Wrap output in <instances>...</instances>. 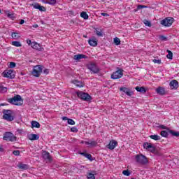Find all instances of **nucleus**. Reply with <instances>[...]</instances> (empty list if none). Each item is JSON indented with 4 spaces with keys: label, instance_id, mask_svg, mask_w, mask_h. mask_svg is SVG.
<instances>
[{
    "label": "nucleus",
    "instance_id": "1",
    "mask_svg": "<svg viewBox=\"0 0 179 179\" xmlns=\"http://www.w3.org/2000/svg\"><path fill=\"white\" fill-rule=\"evenodd\" d=\"M8 103L13 104V106H22L23 99L19 94L15 95L13 97L10 98L7 100Z\"/></svg>",
    "mask_w": 179,
    "mask_h": 179
},
{
    "label": "nucleus",
    "instance_id": "2",
    "mask_svg": "<svg viewBox=\"0 0 179 179\" xmlns=\"http://www.w3.org/2000/svg\"><path fill=\"white\" fill-rule=\"evenodd\" d=\"M135 159L136 163H138V164H142L143 166H145V164H148V163H149L148 157L142 154L136 155Z\"/></svg>",
    "mask_w": 179,
    "mask_h": 179
},
{
    "label": "nucleus",
    "instance_id": "3",
    "mask_svg": "<svg viewBox=\"0 0 179 179\" xmlns=\"http://www.w3.org/2000/svg\"><path fill=\"white\" fill-rule=\"evenodd\" d=\"M42 72H43V66L36 65L34 66L31 73L33 76H35V78H38L40 75H41Z\"/></svg>",
    "mask_w": 179,
    "mask_h": 179
},
{
    "label": "nucleus",
    "instance_id": "4",
    "mask_svg": "<svg viewBox=\"0 0 179 179\" xmlns=\"http://www.w3.org/2000/svg\"><path fill=\"white\" fill-rule=\"evenodd\" d=\"M124 76V70L117 68V70L111 74V79H121V77Z\"/></svg>",
    "mask_w": 179,
    "mask_h": 179
},
{
    "label": "nucleus",
    "instance_id": "5",
    "mask_svg": "<svg viewBox=\"0 0 179 179\" xmlns=\"http://www.w3.org/2000/svg\"><path fill=\"white\" fill-rule=\"evenodd\" d=\"M3 139V141H8L9 142H15L16 141V136L13 135V133L7 131L4 134Z\"/></svg>",
    "mask_w": 179,
    "mask_h": 179
},
{
    "label": "nucleus",
    "instance_id": "6",
    "mask_svg": "<svg viewBox=\"0 0 179 179\" xmlns=\"http://www.w3.org/2000/svg\"><path fill=\"white\" fill-rule=\"evenodd\" d=\"M3 118L6 121H13V116H12V110H3Z\"/></svg>",
    "mask_w": 179,
    "mask_h": 179
},
{
    "label": "nucleus",
    "instance_id": "7",
    "mask_svg": "<svg viewBox=\"0 0 179 179\" xmlns=\"http://www.w3.org/2000/svg\"><path fill=\"white\" fill-rule=\"evenodd\" d=\"M174 22V18L173 17H166L161 21V24L165 26V27H170L173 22Z\"/></svg>",
    "mask_w": 179,
    "mask_h": 179
},
{
    "label": "nucleus",
    "instance_id": "8",
    "mask_svg": "<svg viewBox=\"0 0 179 179\" xmlns=\"http://www.w3.org/2000/svg\"><path fill=\"white\" fill-rule=\"evenodd\" d=\"M77 96L82 100H85V101H89L90 100V95L87 93H85L83 92H78Z\"/></svg>",
    "mask_w": 179,
    "mask_h": 179
},
{
    "label": "nucleus",
    "instance_id": "9",
    "mask_svg": "<svg viewBox=\"0 0 179 179\" xmlns=\"http://www.w3.org/2000/svg\"><path fill=\"white\" fill-rule=\"evenodd\" d=\"M87 68L91 72H93V73H99L100 72V69L97 67V65L94 63H90L87 65Z\"/></svg>",
    "mask_w": 179,
    "mask_h": 179
},
{
    "label": "nucleus",
    "instance_id": "10",
    "mask_svg": "<svg viewBox=\"0 0 179 179\" xmlns=\"http://www.w3.org/2000/svg\"><path fill=\"white\" fill-rule=\"evenodd\" d=\"M4 78H8L9 79L15 78V73L13 70H6L3 73Z\"/></svg>",
    "mask_w": 179,
    "mask_h": 179
},
{
    "label": "nucleus",
    "instance_id": "11",
    "mask_svg": "<svg viewBox=\"0 0 179 179\" xmlns=\"http://www.w3.org/2000/svg\"><path fill=\"white\" fill-rule=\"evenodd\" d=\"M120 92H123L127 96L131 97L132 94H134V91L131 90V89L125 87H122L120 88Z\"/></svg>",
    "mask_w": 179,
    "mask_h": 179
},
{
    "label": "nucleus",
    "instance_id": "12",
    "mask_svg": "<svg viewBox=\"0 0 179 179\" xmlns=\"http://www.w3.org/2000/svg\"><path fill=\"white\" fill-rule=\"evenodd\" d=\"M143 148H144V149H146V150H148L149 152H151L152 153H154V152L156 150L155 147L149 143H145L143 144Z\"/></svg>",
    "mask_w": 179,
    "mask_h": 179
},
{
    "label": "nucleus",
    "instance_id": "13",
    "mask_svg": "<svg viewBox=\"0 0 179 179\" xmlns=\"http://www.w3.org/2000/svg\"><path fill=\"white\" fill-rule=\"evenodd\" d=\"M31 47L34 49V50H36L37 51H43L44 49L43 48V47H41V45H40V43H36V42H32L31 43Z\"/></svg>",
    "mask_w": 179,
    "mask_h": 179
},
{
    "label": "nucleus",
    "instance_id": "14",
    "mask_svg": "<svg viewBox=\"0 0 179 179\" xmlns=\"http://www.w3.org/2000/svg\"><path fill=\"white\" fill-rule=\"evenodd\" d=\"M169 86L171 90L178 89V81H177L176 80H171L169 83Z\"/></svg>",
    "mask_w": 179,
    "mask_h": 179
},
{
    "label": "nucleus",
    "instance_id": "15",
    "mask_svg": "<svg viewBox=\"0 0 179 179\" xmlns=\"http://www.w3.org/2000/svg\"><path fill=\"white\" fill-rule=\"evenodd\" d=\"M118 145V143L116 141H110L109 144L107 145L108 149H110V150H113L117 148V145Z\"/></svg>",
    "mask_w": 179,
    "mask_h": 179
},
{
    "label": "nucleus",
    "instance_id": "16",
    "mask_svg": "<svg viewBox=\"0 0 179 179\" xmlns=\"http://www.w3.org/2000/svg\"><path fill=\"white\" fill-rule=\"evenodd\" d=\"M156 93L160 96H164L166 94V89L163 87H158L156 90Z\"/></svg>",
    "mask_w": 179,
    "mask_h": 179
},
{
    "label": "nucleus",
    "instance_id": "17",
    "mask_svg": "<svg viewBox=\"0 0 179 179\" xmlns=\"http://www.w3.org/2000/svg\"><path fill=\"white\" fill-rule=\"evenodd\" d=\"M29 141H38L40 139V136L38 134H31L27 136Z\"/></svg>",
    "mask_w": 179,
    "mask_h": 179
},
{
    "label": "nucleus",
    "instance_id": "18",
    "mask_svg": "<svg viewBox=\"0 0 179 179\" xmlns=\"http://www.w3.org/2000/svg\"><path fill=\"white\" fill-rule=\"evenodd\" d=\"M33 7L34 8V9H38V10H40V12H45V10H46L45 7L41 6L38 3L34 4Z\"/></svg>",
    "mask_w": 179,
    "mask_h": 179
},
{
    "label": "nucleus",
    "instance_id": "19",
    "mask_svg": "<svg viewBox=\"0 0 179 179\" xmlns=\"http://www.w3.org/2000/svg\"><path fill=\"white\" fill-rule=\"evenodd\" d=\"M18 169H20V170H28V169L30 168V166L28 164L20 163L17 165Z\"/></svg>",
    "mask_w": 179,
    "mask_h": 179
},
{
    "label": "nucleus",
    "instance_id": "20",
    "mask_svg": "<svg viewBox=\"0 0 179 179\" xmlns=\"http://www.w3.org/2000/svg\"><path fill=\"white\" fill-rule=\"evenodd\" d=\"M42 156L45 160H51V156L50 155V152L47 151H43L42 153Z\"/></svg>",
    "mask_w": 179,
    "mask_h": 179
},
{
    "label": "nucleus",
    "instance_id": "21",
    "mask_svg": "<svg viewBox=\"0 0 179 179\" xmlns=\"http://www.w3.org/2000/svg\"><path fill=\"white\" fill-rule=\"evenodd\" d=\"M72 83H73V85L77 86V87H83V86H85V84H83V83H82L78 80H74L72 81Z\"/></svg>",
    "mask_w": 179,
    "mask_h": 179
},
{
    "label": "nucleus",
    "instance_id": "22",
    "mask_svg": "<svg viewBox=\"0 0 179 179\" xmlns=\"http://www.w3.org/2000/svg\"><path fill=\"white\" fill-rule=\"evenodd\" d=\"M5 13L6 16L9 17V19H12V20L16 19V17H15V14L13 13H10L9 10H6Z\"/></svg>",
    "mask_w": 179,
    "mask_h": 179
},
{
    "label": "nucleus",
    "instance_id": "23",
    "mask_svg": "<svg viewBox=\"0 0 179 179\" xmlns=\"http://www.w3.org/2000/svg\"><path fill=\"white\" fill-rule=\"evenodd\" d=\"M88 44H90V45H91V47H97V40L90 39L88 41Z\"/></svg>",
    "mask_w": 179,
    "mask_h": 179
},
{
    "label": "nucleus",
    "instance_id": "24",
    "mask_svg": "<svg viewBox=\"0 0 179 179\" xmlns=\"http://www.w3.org/2000/svg\"><path fill=\"white\" fill-rule=\"evenodd\" d=\"M42 2L48 5H55L57 0H43Z\"/></svg>",
    "mask_w": 179,
    "mask_h": 179
},
{
    "label": "nucleus",
    "instance_id": "25",
    "mask_svg": "<svg viewBox=\"0 0 179 179\" xmlns=\"http://www.w3.org/2000/svg\"><path fill=\"white\" fill-rule=\"evenodd\" d=\"M11 37L14 40H17V39L20 38V34L19 32H13L11 34Z\"/></svg>",
    "mask_w": 179,
    "mask_h": 179
},
{
    "label": "nucleus",
    "instance_id": "26",
    "mask_svg": "<svg viewBox=\"0 0 179 179\" xmlns=\"http://www.w3.org/2000/svg\"><path fill=\"white\" fill-rule=\"evenodd\" d=\"M84 58H86V56L85 55H74V59L76 61H79V59H83Z\"/></svg>",
    "mask_w": 179,
    "mask_h": 179
},
{
    "label": "nucleus",
    "instance_id": "27",
    "mask_svg": "<svg viewBox=\"0 0 179 179\" xmlns=\"http://www.w3.org/2000/svg\"><path fill=\"white\" fill-rule=\"evenodd\" d=\"M136 92H139V93H146V89L144 87H136Z\"/></svg>",
    "mask_w": 179,
    "mask_h": 179
},
{
    "label": "nucleus",
    "instance_id": "28",
    "mask_svg": "<svg viewBox=\"0 0 179 179\" xmlns=\"http://www.w3.org/2000/svg\"><path fill=\"white\" fill-rule=\"evenodd\" d=\"M85 145H89L90 146H96V145H97V141L90 140L85 142Z\"/></svg>",
    "mask_w": 179,
    "mask_h": 179
},
{
    "label": "nucleus",
    "instance_id": "29",
    "mask_svg": "<svg viewBox=\"0 0 179 179\" xmlns=\"http://www.w3.org/2000/svg\"><path fill=\"white\" fill-rule=\"evenodd\" d=\"M80 16L81 17H83V19H84L85 20H87V19H89V15H87V13L83 11L80 13Z\"/></svg>",
    "mask_w": 179,
    "mask_h": 179
},
{
    "label": "nucleus",
    "instance_id": "30",
    "mask_svg": "<svg viewBox=\"0 0 179 179\" xmlns=\"http://www.w3.org/2000/svg\"><path fill=\"white\" fill-rule=\"evenodd\" d=\"M95 33L98 37H103V31L101 29H95Z\"/></svg>",
    "mask_w": 179,
    "mask_h": 179
},
{
    "label": "nucleus",
    "instance_id": "31",
    "mask_svg": "<svg viewBox=\"0 0 179 179\" xmlns=\"http://www.w3.org/2000/svg\"><path fill=\"white\" fill-rule=\"evenodd\" d=\"M31 127L32 128H40V123H38L37 121H32Z\"/></svg>",
    "mask_w": 179,
    "mask_h": 179
},
{
    "label": "nucleus",
    "instance_id": "32",
    "mask_svg": "<svg viewBox=\"0 0 179 179\" xmlns=\"http://www.w3.org/2000/svg\"><path fill=\"white\" fill-rule=\"evenodd\" d=\"M150 139H153L154 141H160V136L157 134L150 135Z\"/></svg>",
    "mask_w": 179,
    "mask_h": 179
},
{
    "label": "nucleus",
    "instance_id": "33",
    "mask_svg": "<svg viewBox=\"0 0 179 179\" xmlns=\"http://www.w3.org/2000/svg\"><path fill=\"white\" fill-rule=\"evenodd\" d=\"M80 155H81L82 156H85V157L88 159V160H92V155H90V154H87V153H85V152H80Z\"/></svg>",
    "mask_w": 179,
    "mask_h": 179
},
{
    "label": "nucleus",
    "instance_id": "34",
    "mask_svg": "<svg viewBox=\"0 0 179 179\" xmlns=\"http://www.w3.org/2000/svg\"><path fill=\"white\" fill-rule=\"evenodd\" d=\"M94 174H96V172L93 171L92 173H89L87 175V179H96V176H94Z\"/></svg>",
    "mask_w": 179,
    "mask_h": 179
},
{
    "label": "nucleus",
    "instance_id": "35",
    "mask_svg": "<svg viewBox=\"0 0 179 179\" xmlns=\"http://www.w3.org/2000/svg\"><path fill=\"white\" fill-rule=\"evenodd\" d=\"M143 23H144V24L145 26H148V27H152V23L148 20H144L143 21Z\"/></svg>",
    "mask_w": 179,
    "mask_h": 179
},
{
    "label": "nucleus",
    "instance_id": "36",
    "mask_svg": "<svg viewBox=\"0 0 179 179\" xmlns=\"http://www.w3.org/2000/svg\"><path fill=\"white\" fill-rule=\"evenodd\" d=\"M113 42L115 45H120V44H121V41L117 37L113 39Z\"/></svg>",
    "mask_w": 179,
    "mask_h": 179
},
{
    "label": "nucleus",
    "instance_id": "37",
    "mask_svg": "<svg viewBox=\"0 0 179 179\" xmlns=\"http://www.w3.org/2000/svg\"><path fill=\"white\" fill-rule=\"evenodd\" d=\"M12 45H14V47H22V43L19 41H13Z\"/></svg>",
    "mask_w": 179,
    "mask_h": 179
},
{
    "label": "nucleus",
    "instance_id": "38",
    "mask_svg": "<svg viewBox=\"0 0 179 179\" xmlns=\"http://www.w3.org/2000/svg\"><path fill=\"white\" fill-rule=\"evenodd\" d=\"M168 55H166V57L168 59H173V52L170 50H167Z\"/></svg>",
    "mask_w": 179,
    "mask_h": 179
},
{
    "label": "nucleus",
    "instance_id": "39",
    "mask_svg": "<svg viewBox=\"0 0 179 179\" xmlns=\"http://www.w3.org/2000/svg\"><path fill=\"white\" fill-rule=\"evenodd\" d=\"M0 92H1V93H6V92H8V88L3 86H0Z\"/></svg>",
    "mask_w": 179,
    "mask_h": 179
},
{
    "label": "nucleus",
    "instance_id": "40",
    "mask_svg": "<svg viewBox=\"0 0 179 179\" xmlns=\"http://www.w3.org/2000/svg\"><path fill=\"white\" fill-rule=\"evenodd\" d=\"M122 174L124 176H126L127 177H129V176H131V173L129 172V171L128 170H124L122 171Z\"/></svg>",
    "mask_w": 179,
    "mask_h": 179
},
{
    "label": "nucleus",
    "instance_id": "41",
    "mask_svg": "<svg viewBox=\"0 0 179 179\" xmlns=\"http://www.w3.org/2000/svg\"><path fill=\"white\" fill-rule=\"evenodd\" d=\"M161 136H162L164 138H167L169 136V133L166 131H161Z\"/></svg>",
    "mask_w": 179,
    "mask_h": 179
},
{
    "label": "nucleus",
    "instance_id": "42",
    "mask_svg": "<svg viewBox=\"0 0 179 179\" xmlns=\"http://www.w3.org/2000/svg\"><path fill=\"white\" fill-rule=\"evenodd\" d=\"M170 134H171V135H173V136H179V133L178 132H176L173 130H171Z\"/></svg>",
    "mask_w": 179,
    "mask_h": 179
},
{
    "label": "nucleus",
    "instance_id": "43",
    "mask_svg": "<svg viewBox=\"0 0 179 179\" xmlns=\"http://www.w3.org/2000/svg\"><path fill=\"white\" fill-rule=\"evenodd\" d=\"M9 68H11V69H13V68H15L16 67V63L13 62H10V64H9Z\"/></svg>",
    "mask_w": 179,
    "mask_h": 179
},
{
    "label": "nucleus",
    "instance_id": "44",
    "mask_svg": "<svg viewBox=\"0 0 179 179\" xmlns=\"http://www.w3.org/2000/svg\"><path fill=\"white\" fill-rule=\"evenodd\" d=\"M67 122L69 125H75V122L72 119H69Z\"/></svg>",
    "mask_w": 179,
    "mask_h": 179
},
{
    "label": "nucleus",
    "instance_id": "45",
    "mask_svg": "<svg viewBox=\"0 0 179 179\" xmlns=\"http://www.w3.org/2000/svg\"><path fill=\"white\" fill-rule=\"evenodd\" d=\"M152 62H154V64H162V60L154 59Z\"/></svg>",
    "mask_w": 179,
    "mask_h": 179
},
{
    "label": "nucleus",
    "instance_id": "46",
    "mask_svg": "<svg viewBox=\"0 0 179 179\" xmlns=\"http://www.w3.org/2000/svg\"><path fill=\"white\" fill-rule=\"evenodd\" d=\"M13 154L14 155V156H19V155H20V151H19V150H14L13 152Z\"/></svg>",
    "mask_w": 179,
    "mask_h": 179
},
{
    "label": "nucleus",
    "instance_id": "47",
    "mask_svg": "<svg viewBox=\"0 0 179 179\" xmlns=\"http://www.w3.org/2000/svg\"><path fill=\"white\" fill-rule=\"evenodd\" d=\"M71 132L76 133V132H78V128H76V127H73L71 128Z\"/></svg>",
    "mask_w": 179,
    "mask_h": 179
},
{
    "label": "nucleus",
    "instance_id": "48",
    "mask_svg": "<svg viewBox=\"0 0 179 179\" xmlns=\"http://www.w3.org/2000/svg\"><path fill=\"white\" fill-rule=\"evenodd\" d=\"M145 8H146V6L138 5L137 6V9H143Z\"/></svg>",
    "mask_w": 179,
    "mask_h": 179
},
{
    "label": "nucleus",
    "instance_id": "49",
    "mask_svg": "<svg viewBox=\"0 0 179 179\" xmlns=\"http://www.w3.org/2000/svg\"><path fill=\"white\" fill-rule=\"evenodd\" d=\"M62 120H63V121H68V120H69V118H68V117H66V116H64L62 117Z\"/></svg>",
    "mask_w": 179,
    "mask_h": 179
},
{
    "label": "nucleus",
    "instance_id": "50",
    "mask_svg": "<svg viewBox=\"0 0 179 179\" xmlns=\"http://www.w3.org/2000/svg\"><path fill=\"white\" fill-rule=\"evenodd\" d=\"M43 72H44V73H45V75H48V73H50V70H48V69H45V70L43 71Z\"/></svg>",
    "mask_w": 179,
    "mask_h": 179
},
{
    "label": "nucleus",
    "instance_id": "51",
    "mask_svg": "<svg viewBox=\"0 0 179 179\" xmlns=\"http://www.w3.org/2000/svg\"><path fill=\"white\" fill-rule=\"evenodd\" d=\"M31 43H33V42H31V40H27V43L29 45H31Z\"/></svg>",
    "mask_w": 179,
    "mask_h": 179
},
{
    "label": "nucleus",
    "instance_id": "52",
    "mask_svg": "<svg viewBox=\"0 0 179 179\" xmlns=\"http://www.w3.org/2000/svg\"><path fill=\"white\" fill-rule=\"evenodd\" d=\"M101 16H106V17L110 16V15H108V14H107L106 13H101Z\"/></svg>",
    "mask_w": 179,
    "mask_h": 179
},
{
    "label": "nucleus",
    "instance_id": "53",
    "mask_svg": "<svg viewBox=\"0 0 179 179\" xmlns=\"http://www.w3.org/2000/svg\"><path fill=\"white\" fill-rule=\"evenodd\" d=\"M24 23V21L23 20H21L20 22V24H23Z\"/></svg>",
    "mask_w": 179,
    "mask_h": 179
},
{
    "label": "nucleus",
    "instance_id": "54",
    "mask_svg": "<svg viewBox=\"0 0 179 179\" xmlns=\"http://www.w3.org/2000/svg\"><path fill=\"white\" fill-rule=\"evenodd\" d=\"M33 27H34L35 29H37V27H38V24H34V25H33Z\"/></svg>",
    "mask_w": 179,
    "mask_h": 179
},
{
    "label": "nucleus",
    "instance_id": "55",
    "mask_svg": "<svg viewBox=\"0 0 179 179\" xmlns=\"http://www.w3.org/2000/svg\"><path fill=\"white\" fill-rule=\"evenodd\" d=\"M86 142H87V141H81V143H85V144H86Z\"/></svg>",
    "mask_w": 179,
    "mask_h": 179
},
{
    "label": "nucleus",
    "instance_id": "56",
    "mask_svg": "<svg viewBox=\"0 0 179 179\" xmlns=\"http://www.w3.org/2000/svg\"><path fill=\"white\" fill-rule=\"evenodd\" d=\"M161 128H162L163 129H166V127L165 126H162Z\"/></svg>",
    "mask_w": 179,
    "mask_h": 179
},
{
    "label": "nucleus",
    "instance_id": "57",
    "mask_svg": "<svg viewBox=\"0 0 179 179\" xmlns=\"http://www.w3.org/2000/svg\"><path fill=\"white\" fill-rule=\"evenodd\" d=\"M3 149H2V146L0 145V152H2Z\"/></svg>",
    "mask_w": 179,
    "mask_h": 179
},
{
    "label": "nucleus",
    "instance_id": "58",
    "mask_svg": "<svg viewBox=\"0 0 179 179\" xmlns=\"http://www.w3.org/2000/svg\"><path fill=\"white\" fill-rule=\"evenodd\" d=\"M1 106H5V104H1Z\"/></svg>",
    "mask_w": 179,
    "mask_h": 179
},
{
    "label": "nucleus",
    "instance_id": "59",
    "mask_svg": "<svg viewBox=\"0 0 179 179\" xmlns=\"http://www.w3.org/2000/svg\"><path fill=\"white\" fill-rule=\"evenodd\" d=\"M0 13H1V9H0Z\"/></svg>",
    "mask_w": 179,
    "mask_h": 179
}]
</instances>
